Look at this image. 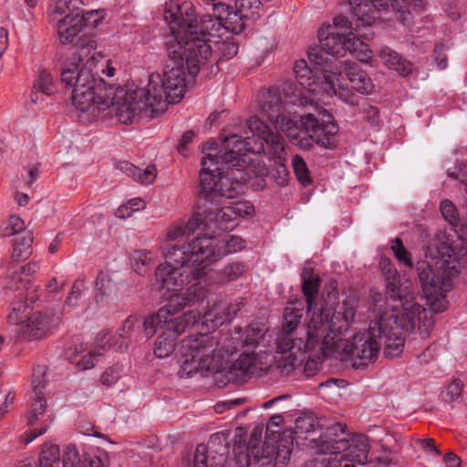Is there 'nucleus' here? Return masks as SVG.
I'll use <instances>...</instances> for the list:
<instances>
[{
	"label": "nucleus",
	"mask_w": 467,
	"mask_h": 467,
	"mask_svg": "<svg viewBox=\"0 0 467 467\" xmlns=\"http://www.w3.org/2000/svg\"><path fill=\"white\" fill-rule=\"evenodd\" d=\"M308 58H310L308 57ZM313 68L309 67L306 60H298L295 63L294 73L297 83L286 82L283 87V93L285 103L303 107L308 111L304 115H291L286 111L283 99L282 92L277 87H271L259 96V106L264 117L271 120L275 125L280 126L286 134L306 148L309 145V140L304 137L305 133L309 134L310 138L319 143L325 149H333L335 147V135L337 133V126L334 122L331 113L318 105L313 93L314 88H304V86H311V78L315 74L321 77V88L325 93L326 75L329 71L322 69V66L317 65L309 59Z\"/></svg>",
	"instance_id": "nucleus-1"
},
{
	"label": "nucleus",
	"mask_w": 467,
	"mask_h": 467,
	"mask_svg": "<svg viewBox=\"0 0 467 467\" xmlns=\"http://www.w3.org/2000/svg\"><path fill=\"white\" fill-rule=\"evenodd\" d=\"M202 161L200 171L201 194L203 197V211L192 215L186 223L178 222L171 225L166 239L176 241L189 238L191 234L203 232L210 234L215 229L231 231L239 223V219L254 213V208L248 202H237L222 206L221 199L234 198L238 192L237 187L244 182L234 179L233 174L239 175L235 170L221 165L218 153L206 150Z\"/></svg>",
	"instance_id": "nucleus-2"
},
{
	"label": "nucleus",
	"mask_w": 467,
	"mask_h": 467,
	"mask_svg": "<svg viewBox=\"0 0 467 467\" xmlns=\"http://www.w3.org/2000/svg\"><path fill=\"white\" fill-rule=\"evenodd\" d=\"M96 54L86 49L76 54L62 71V83L73 88L71 99L77 109L96 118L100 111L111 107L118 119L130 123L140 112L150 109L149 91L145 88H124L106 85L93 74Z\"/></svg>",
	"instance_id": "nucleus-3"
},
{
	"label": "nucleus",
	"mask_w": 467,
	"mask_h": 467,
	"mask_svg": "<svg viewBox=\"0 0 467 467\" xmlns=\"http://www.w3.org/2000/svg\"><path fill=\"white\" fill-rule=\"evenodd\" d=\"M205 301L206 306H203V308L210 304L204 287L201 283L192 284L185 293L172 295L162 307L144 319L142 326L147 338L153 337L158 331L161 333L153 349L155 357H169L175 349L178 337L200 320L208 328L214 329L232 321L244 305V299L242 297L237 298L234 303H227L221 299L215 301L202 316L197 308L181 316L177 315L185 306L200 307Z\"/></svg>",
	"instance_id": "nucleus-4"
},
{
	"label": "nucleus",
	"mask_w": 467,
	"mask_h": 467,
	"mask_svg": "<svg viewBox=\"0 0 467 467\" xmlns=\"http://www.w3.org/2000/svg\"><path fill=\"white\" fill-rule=\"evenodd\" d=\"M244 240L240 236L231 235L226 240L204 233L182 244H175L165 253V263L155 271V282L167 290L180 291L185 285L201 283L210 296V289L205 281L208 265L223 256L241 251Z\"/></svg>",
	"instance_id": "nucleus-5"
},
{
	"label": "nucleus",
	"mask_w": 467,
	"mask_h": 467,
	"mask_svg": "<svg viewBox=\"0 0 467 467\" xmlns=\"http://www.w3.org/2000/svg\"><path fill=\"white\" fill-rule=\"evenodd\" d=\"M467 263V204L465 218L457 230V239L451 241L446 234H438L427 245L425 258L417 262L416 271L426 303L436 313L446 309L445 294L452 288L453 280Z\"/></svg>",
	"instance_id": "nucleus-6"
},
{
	"label": "nucleus",
	"mask_w": 467,
	"mask_h": 467,
	"mask_svg": "<svg viewBox=\"0 0 467 467\" xmlns=\"http://www.w3.org/2000/svg\"><path fill=\"white\" fill-rule=\"evenodd\" d=\"M267 120L275 127V132L258 117L253 116L247 120V130L242 133H232L225 137L220 149H218L216 142H205L202 146V152L206 150L213 153L217 152L221 160V165L226 166V169L235 170L239 174H233L234 179L240 182H246L250 178V168L248 167L246 152L259 153L265 149L264 145L265 143L274 161H283L284 159H286L285 140L278 133V130H282L293 143L302 148L280 126L275 125V123H273L268 119ZM303 136L309 140V145L306 148L303 147V149L309 150L312 142L321 146L312 140L309 134L305 133Z\"/></svg>",
	"instance_id": "nucleus-7"
},
{
	"label": "nucleus",
	"mask_w": 467,
	"mask_h": 467,
	"mask_svg": "<svg viewBox=\"0 0 467 467\" xmlns=\"http://www.w3.org/2000/svg\"><path fill=\"white\" fill-rule=\"evenodd\" d=\"M353 320L354 312L350 304L339 305L337 308L325 306L320 314L314 315L307 322L306 329L307 346L302 348V351L306 352L304 360L289 371H285L276 362L277 367L283 374L288 375L298 369L307 378L314 376L322 360L332 353L336 337L344 336L350 328Z\"/></svg>",
	"instance_id": "nucleus-8"
},
{
	"label": "nucleus",
	"mask_w": 467,
	"mask_h": 467,
	"mask_svg": "<svg viewBox=\"0 0 467 467\" xmlns=\"http://www.w3.org/2000/svg\"><path fill=\"white\" fill-rule=\"evenodd\" d=\"M347 52L353 55L359 61H368L371 57V51L368 45L356 36L346 40L338 38L335 34H330L326 38H321V49H310L309 57L322 69L329 71L326 75L325 89L329 96H337L343 101L354 104L355 98L348 88L341 87L339 78H342L341 71H338L340 61L336 57H344Z\"/></svg>",
	"instance_id": "nucleus-9"
},
{
	"label": "nucleus",
	"mask_w": 467,
	"mask_h": 467,
	"mask_svg": "<svg viewBox=\"0 0 467 467\" xmlns=\"http://www.w3.org/2000/svg\"><path fill=\"white\" fill-rule=\"evenodd\" d=\"M329 441L323 444L324 452L317 455L306 467H357L368 462L369 446L365 435H350L338 423L329 430Z\"/></svg>",
	"instance_id": "nucleus-10"
},
{
	"label": "nucleus",
	"mask_w": 467,
	"mask_h": 467,
	"mask_svg": "<svg viewBox=\"0 0 467 467\" xmlns=\"http://www.w3.org/2000/svg\"><path fill=\"white\" fill-rule=\"evenodd\" d=\"M168 57L162 73L150 74L148 86L145 88L150 97L153 113L164 110L167 104L176 103L184 96L187 67L183 59Z\"/></svg>",
	"instance_id": "nucleus-11"
},
{
	"label": "nucleus",
	"mask_w": 467,
	"mask_h": 467,
	"mask_svg": "<svg viewBox=\"0 0 467 467\" xmlns=\"http://www.w3.org/2000/svg\"><path fill=\"white\" fill-rule=\"evenodd\" d=\"M304 303L301 300L288 302L284 309L282 330L277 337L276 351L274 357L285 371H289L306 358L302 351L307 346L306 339L297 337L296 328L304 315Z\"/></svg>",
	"instance_id": "nucleus-12"
},
{
	"label": "nucleus",
	"mask_w": 467,
	"mask_h": 467,
	"mask_svg": "<svg viewBox=\"0 0 467 467\" xmlns=\"http://www.w3.org/2000/svg\"><path fill=\"white\" fill-rule=\"evenodd\" d=\"M382 272L386 279L385 296L371 291L369 306L372 311H381L382 307H389L393 310L404 307V310L410 311L405 312L404 315L405 318H408L406 325L411 327L416 315L421 309V305L415 300L410 285L400 284L398 272L390 261L382 262Z\"/></svg>",
	"instance_id": "nucleus-13"
},
{
	"label": "nucleus",
	"mask_w": 467,
	"mask_h": 467,
	"mask_svg": "<svg viewBox=\"0 0 467 467\" xmlns=\"http://www.w3.org/2000/svg\"><path fill=\"white\" fill-rule=\"evenodd\" d=\"M205 5H211L213 15H204L200 23H194L192 30L205 38L216 40L225 32L240 34L244 29V19L257 18L246 8H233L230 4L221 0H202Z\"/></svg>",
	"instance_id": "nucleus-14"
},
{
	"label": "nucleus",
	"mask_w": 467,
	"mask_h": 467,
	"mask_svg": "<svg viewBox=\"0 0 467 467\" xmlns=\"http://www.w3.org/2000/svg\"><path fill=\"white\" fill-rule=\"evenodd\" d=\"M219 344L218 337L210 333L192 335L182 339L179 347L181 376L189 378L197 372L204 375L215 369L214 358Z\"/></svg>",
	"instance_id": "nucleus-15"
},
{
	"label": "nucleus",
	"mask_w": 467,
	"mask_h": 467,
	"mask_svg": "<svg viewBox=\"0 0 467 467\" xmlns=\"http://www.w3.org/2000/svg\"><path fill=\"white\" fill-rule=\"evenodd\" d=\"M82 0H57L50 9V19L57 24L61 43H74L86 26L95 27L102 16L98 10L84 12Z\"/></svg>",
	"instance_id": "nucleus-16"
},
{
	"label": "nucleus",
	"mask_w": 467,
	"mask_h": 467,
	"mask_svg": "<svg viewBox=\"0 0 467 467\" xmlns=\"http://www.w3.org/2000/svg\"><path fill=\"white\" fill-rule=\"evenodd\" d=\"M173 39L166 41L168 57L183 59L192 77L197 76L200 69L213 56V40L198 34V30L181 31Z\"/></svg>",
	"instance_id": "nucleus-17"
},
{
	"label": "nucleus",
	"mask_w": 467,
	"mask_h": 467,
	"mask_svg": "<svg viewBox=\"0 0 467 467\" xmlns=\"http://www.w3.org/2000/svg\"><path fill=\"white\" fill-rule=\"evenodd\" d=\"M377 321L380 322L382 327L381 336H378L379 347L382 343L385 345L384 354L387 357L394 358L400 355L404 348V331H412L420 323L421 315L426 317L427 313L424 307L416 315L412 327L406 325L404 307L397 310L389 309V307H382L381 311H377Z\"/></svg>",
	"instance_id": "nucleus-18"
},
{
	"label": "nucleus",
	"mask_w": 467,
	"mask_h": 467,
	"mask_svg": "<svg viewBox=\"0 0 467 467\" xmlns=\"http://www.w3.org/2000/svg\"><path fill=\"white\" fill-rule=\"evenodd\" d=\"M349 5L353 16L364 26L373 22L376 12L390 8L397 12V19L405 24L410 19L411 9L423 6L424 0H349Z\"/></svg>",
	"instance_id": "nucleus-19"
},
{
	"label": "nucleus",
	"mask_w": 467,
	"mask_h": 467,
	"mask_svg": "<svg viewBox=\"0 0 467 467\" xmlns=\"http://www.w3.org/2000/svg\"><path fill=\"white\" fill-rule=\"evenodd\" d=\"M379 325L376 317L370 321L368 332L355 334L346 341L344 351L353 360L355 368H363L377 358L379 352L378 336H381L382 331Z\"/></svg>",
	"instance_id": "nucleus-20"
},
{
	"label": "nucleus",
	"mask_w": 467,
	"mask_h": 467,
	"mask_svg": "<svg viewBox=\"0 0 467 467\" xmlns=\"http://www.w3.org/2000/svg\"><path fill=\"white\" fill-rule=\"evenodd\" d=\"M302 281V292L306 297V315L309 317V321L312 319L314 315L321 313L322 308L327 305L333 304L330 306L333 308H337L339 305L345 303L350 304L354 315L356 314L355 303L351 299H346L342 302L338 300V294L336 289V285H332L331 291H328L325 296L322 294L320 302H317V296L321 285V279L318 275L314 273V269L310 266H305L301 273Z\"/></svg>",
	"instance_id": "nucleus-21"
},
{
	"label": "nucleus",
	"mask_w": 467,
	"mask_h": 467,
	"mask_svg": "<svg viewBox=\"0 0 467 467\" xmlns=\"http://www.w3.org/2000/svg\"><path fill=\"white\" fill-rule=\"evenodd\" d=\"M61 320V314L47 309L32 313L26 321L19 324L17 333L25 341L41 340L52 334Z\"/></svg>",
	"instance_id": "nucleus-22"
},
{
	"label": "nucleus",
	"mask_w": 467,
	"mask_h": 467,
	"mask_svg": "<svg viewBox=\"0 0 467 467\" xmlns=\"http://www.w3.org/2000/svg\"><path fill=\"white\" fill-rule=\"evenodd\" d=\"M228 453L229 444L225 434L213 433L207 445H197L192 467H224Z\"/></svg>",
	"instance_id": "nucleus-23"
},
{
	"label": "nucleus",
	"mask_w": 467,
	"mask_h": 467,
	"mask_svg": "<svg viewBox=\"0 0 467 467\" xmlns=\"http://www.w3.org/2000/svg\"><path fill=\"white\" fill-rule=\"evenodd\" d=\"M164 19L170 25L171 36L176 37L181 31L187 32L194 28L196 15L193 5L191 2L170 1L165 5Z\"/></svg>",
	"instance_id": "nucleus-24"
},
{
	"label": "nucleus",
	"mask_w": 467,
	"mask_h": 467,
	"mask_svg": "<svg viewBox=\"0 0 467 467\" xmlns=\"http://www.w3.org/2000/svg\"><path fill=\"white\" fill-rule=\"evenodd\" d=\"M263 353L254 354V351L244 350L239 358L231 365L228 371L229 379L237 384L244 383L247 379L263 370Z\"/></svg>",
	"instance_id": "nucleus-25"
},
{
	"label": "nucleus",
	"mask_w": 467,
	"mask_h": 467,
	"mask_svg": "<svg viewBox=\"0 0 467 467\" xmlns=\"http://www.w3.org/2000/svg\"><path fill=\"white\" fill-rule=\"evenodd\" d=\"M263 353L254 354V351L244 350L239 358L231 365L228 371L229 379L237 384L244 383L247 379L263 370Z\"/></svg>",
	"instance_id": "nucleus-26"
},
{
	"label": "nucleus",
	"mask_w": 467,
	"mask_h": 467,
	"mask_svg": "<svg viewBox=\"0 0 467 467\" xmlns=\"http://www.w3.org/2000/svg\"><path fill=\"white\" fill-rule=\"evenodd\" d=\"M46 367L38 365L34 368L32 375L33 396L31 397L30 410L26 414L28 425H34L38 418L44 415L47 401L44 396Z\"/></svg>",
	"instance_id": "nucleus-27"
},
{
	"label": "nucleus",
	"mask_w": 467,
	"mask_h": 467,
	"mask_svg": "<svg viewBox=\"0 0 467 467\" xmlns=\"http://www.w3.org/2000/svg\"><path fill=\"white\" fill-rule=\"evenodd\" d=\"M263 433L262 427H255L249 439L248 445L243 449L241 445L234 444L235 460L240 467H255L259 463V444Z\"/></svg>",
	"instance_id": "nucleus-28"
},
{
	"label": "nucleus",
	"mask_w": 467,
	"mask_h": 467,
	"mask_svg": "<svg viewBox=\"0 0 467 467\" xmlns=\"http://www.w3.org/2000/svg\"><path fill=\"white\" fill-rule=\"evenodd\" d=\"M265 330L263 326L259 324H251L246 327L245 332L241 336V328H236L234 335L237 337H232L231 340H235L233 346L226 345L225 351L234 352L238 351L239 348H247L253 349L256 348L265 337Z\"/></svg>",
	"instance_id": "nucleus-29"
},
{
	"label": "nucleus",
	"mask_w": 467,
	"mask_h": 467,
	"mask_svg": "<svg viewBox=\"0 0 467 467\" xmlns=\"http://www.w3.org/2000/svg\"><path fill=\"white\" fill-rule=\"evenodd\" d=\"M108 334L105 332H100L98 335V347L99 348L105 349L106 345L108 342L104 343V339H106ZM82 353V346L79 347V349L78 348H75L73 350L69 349L67 356L68 359L71 363H75L78 369L80 370H86L92 368L95 364L99 360V357L102 356V353L100 352V349H91L88 351L86 354L82 355L79 358H78V355Z\"/></svg>",
	"instance_id": "nucleus-30"
},
{
	"label": "nucleus",
	"mask_w": 467,
	"mask_h": 467,
	"mask_svg": "<svg viewBox=\"0 0 467 467\" xmlns=\"http://www.w3.org/2000/svg\"><path fill=\"white\" fill-rule=\"evenodd\" d=\"M141 323L135 316L128 317L122 327L119 330L118 338L114 343H108L109 348L114 347L116 350L123 352L128 349L130 344L137 337L140 332ZM109 342V340L107 341Z\"/></svg>",
	"instance_id": "nucleus-31"
},
{
	"label": "nucleus",
	"mask_w": 467,
	"mask_h": 467,
	"mask_svg": "<svg viewBox=\"0 0 467 467\" xmlns=\"http://www.w3.org/2000/svg\"><path fill=\"white\" fill-rule=\"evenodd\" d=\"M343 75V72H341ZM344 75L351 83L352 88L361 94H368L373 90L374 85L368 74L359 68L357 63H352L345 66ZM339 78V83H341ZM343 87L342 84H340Z\"/></svg>",
	"instance_id": "nucleus-32"
},
{
	"label": "nucleus",
	"mask_w": 467,
	"mask_h": 467,
	"mask_svg": "<svg viewBox=\"0 0 467 467\" xmlns=\"http://www.w3.org/2000/svg\"><path fill=\"white\" fill-rule=\"evenodd\" d=\"M379 56L388 67L401 76H409L412 72V64L389 47L380 48Z\"/></svg>",
	"instance_id": "nucleus-33"
},
{
	"label": "nucleus",
	"mask_w": 467,
	"mask_h": 467,
	"mask_svg": "<svg viewBox=\"0 0 467 467\" xmlns=\"http://www.w3.org/2000/svg\"><path fill=\"white\" fill-rule=\"evenodd\" d=\"M116 167L144 185L152 183L156 178V167L154 165H149L144 170H141L132 163L124 161H119Z\"/></svg>",
	"instance_id": "nucleus-34"
},
{
	"label": "nucleus",
	"mask_w": 467,
	"mask_h": 467,
	"mask_svg": "<svg viewBox=\"0 0 467 467\" xmlns=\"http://www.w3.org/2000/svg\"><path fill=\"white\" fill-rule=\"evenodd\" d=\"M57 92V84L52 75L47 70H41L34 82L33 91L30 94V100L36 104L39 101L38 94L51 96Z\"/></svg>",
	"instance_id": "nucleus-35"
},
{
	"label": "nucleus",
	"mask_w": 467,
	"mask_h": 467,
	"mask_svg": "<svg viewBox=\"0 0 467 467\" xmlns=\"http://www.w3.org/2000/svg\"><path fill=\"white\" fill-rule=\"evenodd\" d=\"M351 26V23L345 16H336L334 18V26L328 28H321L318 31V38L319 44H321V38L327 37L330 34H335L338 38L346 40L347 38L355 36V34L349 30ZM312 49H321V45L319 47H313Z\"/></svg>",
	"instance_id": "nucleus-36"
},
{
	"label": "nucleus",
	"mask_w": 467,
	"mask_h": 467,
	"mask_svg": "<svg viewBox=\"0 0 467 467\" xmlns=\"http://www.w3.org/2000/svg\"><path fill=\"white\" fill-rule=\"evenodd\" d=\"M60 460L58 445L45 443L39 455L38 467H59Z\"/></svg>",
	"instance_id": "nucleus-37"
},
{
	"label": "nucleus",
	"mask_w": 467,
	"mask_h": 467,
	"mask_svg": "<svg viewBox=\"0 0 467 467\" xmlns=\"http://www.w3.org/2000/svg\"><path fill=\"white\" fill-rule=\"evenodd\" d=\"M33 234L31 232H24L23 235H18L14 240V249L12 257L15 260H25L32 252L31 244Z\"/></svg>",
	"instance_id": "nucleus-38"
},
{
	"label": "nucleus",
	"mask_w": 467,
	"mask_h": 467,
	"mask_svg": "<svg viewBox=\"0 0 467 467\" xmlns=\"http://www.w3.org/2000/svg\"><path fill=\"white\" fill-rule=\"evenodd\" d=\"M95 455L85 453L80 456L75 445H67L63 453V467H88V458L94 457Z\"/></svg>",
	"instance_id": "nucleus-39"
},
{
	"label": "nucleus",
	"mask_w": 467,
	"mask_h": 467,
	"mask_svg": "<svg viewBox=\"0 0 467 467\" xmlns=\"http://www.w3.org/2000/svg\"><path fill=\"white\" fill-rule=\"evenodd\" d=\"M440 211L444 220L451 226L452 230L457 234V230H459L461 226V219L455 204L448 199L442 200L440 203Z\"/></svg>",
	"instance_id": "nucleus-40"
},
{
	"label": "nucleus",
	"mask_w": 467,
	"mask_h": 467,
	"mask_svg": "<svg viewBox=\"0 0 467 467\" xmlns=\"http://www.w3.org/2000/svg\"><path fill=\"white\" fill-rule=\"evenodd\" d=\"M153 261V254L147 250L135 251L131 255V265L139 275H144Z\"/></svg>",
	"instance_id": "nucleus-41"
},
{
	"label": "nucleus",
	"mask_w": 467,
	"mask_h": 467,
	"mask_svg": "<svg viewBox=\"0 0 467 467\" xmlns=\"http://www.w3.org/2000/svg\"><path fill=\"white\" fill-rule=\"evenodd\" d=\"M292 166L297 180L303 185L306 186L311 182L308 168L306 166V161L301 156L296 155L293 158Z\"/></svg>",
	"instance_id": "nucleus-42"
},
{
	"label": "nucleus",
	"mask_w": 467,
	"mask_h": 467,
	"mask_svg": "<svg viewBox=\"0 0 467 467\" xmlns=\"http://www.w3.org/2000/svg\"><path fill=\"white\" fill-rule=\"evenodd\" d=\"M29 283V279L24 278L18 269H11L6 280H5V287L9 290H20L26 289L28 290L27 285Z\"/></svg>",
	"instance_id": "nucleus-43"
},
{
	"label": "nucleus",
	"mask_w": 467,
	"mask_h": 467,
	"mask_svg": "<svg viewBox=\"0 0 467 467\" xmlns=\"http://www.w3.org/2000/svg\"><path fill=\"white\" fill-rule=\"evenodd\" d=\"M245 271V265L242 263H232L223 267L221 272V281L229 282L236 280Z\"/></svg>",
	"instance_id": "nucleus-44"
},
{
	"label": "nucleus",
	"mask_w": 467,
	"mask_h": 467,
	"mask_svg": "<svg viewBox=\"0 0 467 467\" xmlns=\"http://www.w3.org/2000/svg\"><path fill=\"white\" fill-rule=\"evenodd\" d=\"M391 249L395 257L398 261L403 264L408 268L413 267V263L410 259V254L404 247L402 241L400 238H396L391 245Z\"/></svg>",
	"instance_id": "nucleus-45"
},
{
	"label": "nucleus",
	"mask_w": 467,
	"mask_h": 467,
	"mask_svg": "<svg viewBox=\"0 0 467 467\" xmlns=\"http://www.w3.org/2000/svg\"><path fill=\"white\" fill-rule=\"evenodd\" d=\"M316 420L310 415H303L296 418L295 421V431L297 434L313 432Z\"/></svg>",
	"instance_id": "nucleus-46"
},
{
	"label": "nucleus",
	"mask_w": 467,
	"mask_h": 467,
	"mask_svg": "<svg viewBox=\"0 0 467 467\" xmlns=\"http://www.w3.org/2000/svg\"><path fill=\"white\" fill-rule=\"evenodd\" d=\"M24 232H26L25 223L20 217L13 215L9 218L8 224L5 227L1 234L7 236L15 234L23 235Z\"/></svg>",
	"instance_id": "nucleus-47"
},
{
	"label": "nucleus",
	"mask_w": 467,
	"mask_h": 467,
	"mask_svg": "<svg viewBox=\"0 0 467 467\" xmlns=\"http://www.w3.org/2000/svg\"><path fill=\"white\" fill-rule=\"evenodd\" d=\"M291 448L290 446L283 445L281 442L276 446V450L275 452V456L273 461L275 462V467H285L289 460L291 455Z\"/></svg>",
	"instance_id": "nucleus-48"
},
{
	"label": "nucleus",
	"mask_w": 467,
	"mask_h": 467,
	"mask_svg": "<svg viewBox=\"0 0 467 467\" xmlns=\"http://www.w3.org/2000/svg\"><path fill=\"white\" fill-rule=\"evenodd\" d=\"M79 41H81L82 43L79 44V42H77V45H79L80 47L76 51L74 52L71 57L64 63L63 67H61V73H60V77L62 78V71L66 66L67 63H68L72 57L78 54V52H80L82 49H86L88 54L90 55H93V54H96V67H93V71L95 70V68H97L99 67V59L102 57L100 53H98L95 51V42L92 41V40H88L87 42V45L85 44V40H82L79 38ZM93 74L95 75V73L93 72Z\"/></svg>",
	"instance_id": "nucleus-49"
},
{
	"label": "nucleus",
	"mask_w": 467,
	"mask_h": 467,
	"mask_svg": "<svg viewBox=\"0 0 467 467\" xmlns=\"http://www.w3.org/2000/svg\"><path fill=\"white\" fill-rule=\"evenodd\" d=\"M213 45L225 59H231L238 53V46L234 42L213 40Z\"/></svg>",
	"instance_id": "nucleus-50"
},
{
	"label": "nucleus",
	"mask_w": 467,
	"mask_h": 467,
	"mask_svg": "<svg viewBox=\"0 0 467 467\" xmlns=\"http://www.w3.org/2000/svg\"><path fill=\"white\" fill-rule=\"evenodd\" d=\"M122 369L119 366H113L109 368L100 378L101 384L106 387L113 386L121 377Z\"/></svg>",
	"instance_id": "nucleus-51"
},
{
	"label": "nucleus",
	"mask_w": 467,
	"mask_h": 467,
	"mask_svg": "<svg viewBox=\"0 0 467 467\" xmlns=\"http://www.w3.org/2000/svg\"><path fill=\"white\" fill-rule=\"evenodd\" d=\"M284 421L282 415H274L270 418L269 423L266 427L267 439L273 442H277L280 437L279 431L272 430V427H279Z\"/></svg>",
	"instance_id": "nucleus-52"
},
{
	"label": "nucleus",
	"mask_w": 467,
	"mask_h": 467,
	"mask_svg": "<svg viewBox=\"0 0 467 467\" xmlns=\"http://www.w3.org/2000/svg\"><path fill=\"white\" fill-rule=\"evenodd\" d=\"M84 285V281L82 279H78L72 285L71 292L69 296L66 298L65 304L67 306L75 307L78 304V301L81 295V290Z\"/></svg>",
	"instance_id": "nucleus-53"
},
{
	"label": "nucleus",
	"mask_w": 467,
	"mask_h": 467,
	"mask_svg": "<svg viewBox=\"0 0 467 467\" xmlns=\"http://www.w3.org/2000/svg\"><path fill=\"white\" fill-rule=\"evenodd\" d=\"M235 8H246L251 11L252 15H256L257 17L261 16L259 13L260 2L258 0H232Z\"/></svg>",
	"instance_id": "nucleus-54"
},
{
	"label": "nucleus",
	"mask_w": 467,
	"mask_h": 467,
	"mask_svg": "<svg viewBox=\"0 0 467 467\" xmlns=\"http://www.w3.org/2000/svg\"><path fill=\"white\" fill-rule=\"evenodd\" d=\"M276 447L274 444H269L265 441L264 447H259V462H262V465H266L271 462L274 459Z\"/></svg>",
	"instance_id": "nucleus-55"
},
{
	"label": "nucleus",
	"mask_w": 467,
	"mask_h": 467,
	"mask_svg": "<svg viewBox=\"0 0 467 467\" xmlns=\"http://www.w3.org/2000/svg\"><path fill=\"white\" fill-rule=\"evenodd\" d=\"M463 384L460 379H454L451 382V384L446 389V396L450 398V400H457L462 391Z\"/></svg>",
	"instance_id": "nucleus-56"
},
{
	"label": "nucleus",
	"mask_w": 467,
	"mask_h": 467,
	"mask_svg": "<svg viewBox=\"0 0 467 467\" xmlns=\"http://www.w3.org/2000/svg\"><path fill=\"white\" fill-rule=\"evenodd\" d=\"M444 50L445 47L443 45H437L434 48L435 61L440 69H445L448 67L447 56Z\"/></svg>",
	"instance_id": "nucleus-57"
},
{
	"label": "nucleus",
	"mask_w": 467,
	"mask_h": 467,
	"mask_svg": "<svg viewBox=\"0 0 467 467\" xmlns=\"http://www.w3.org/2000/svg\"><path fill=\"white\" fill-rule=\"evenodd\" d=\"M363 110L366 113L367 119L371 126L379 124V109L371 105H364Z\"/></svg>",
	"instance_id": "nucleus-58"
},
{
	"label": "nucleus",
	"mask_w": 467,
	"mask_h": 467,
	"mask_svg": "<svg viewBox=\"0 0 467 467\" xmlns=\"http://www.w3.org/2000/svg\"><path fill=\"white\" fill-rule=\"evenodd\" d=\"M286 159H284L283 161H275L276 165V172L278 173V183L284 184L288 178V171L286 169Z\"/></svg>",
	"instance_id": "nucleus-59"
},
{
	"label": "nucleus",
	"mask_w": 467,
	"mask_h": 467,
	"mask_svg": "<svg viewBox=\"0 0 467 467\" xmlns=\"http://www.w3.org/2000/svg\"><path fill=\"white\" fill-rule=\"evenodd\" d=\"M106 276L100 273L96 281V286L99 290V293L96 296L97 301L101 302L104 299V296L107 295V287H105L104 280Z\"/></svg>",
	"instance_id": "nucleus-60"
},
{
	"label": "nucleus",
	"mask_w": 467,
	"mask_h": 467,
	"mask_svg": "<svg viewBox=\"0 0 467 467\" xmlns=\"http://www.w3.org/2000/svg\"><path fill=\"white\" fill-rule=\"evenodd\" d=\"M16 394L14 391L9 390L8 393L5 394V400L0 406V420L5 415L8 410V407L15 402Z\"/></svg>",
	"instance_id": "nucleus-61"
},
{
	"label": "nucleus",
	"mask_w": 467,
	"mask_h": 467,
	"mask_svg": "<svg viewBox=\"0 0 467 467\" xmlns=\"http://www.w3.org/2000/svg\"><path fill=\"white\" fill-rule=\"evenodd\" d=\"M22 308L25 309V306H14L12 311L9 313L8 319L10 323L17 324L19 326L22 323L23 317L21 316Z\"/></svg>",
	"instance_id": "nucleus-62"
},
{
	"label": "nucleus",
	"mask_w": 467,
	"mask_h": 467,
	"mask_svg": "<svg viewBox=\"0 0 467 467\" xmlns=\"http://www.w3.org/2000/svg\"><path fill=\"white\" fill-rule=\"evenodd\" d=\"M37 269L38 265L36 263H29L18 268V271L24 278L27 279V277L36 272Z\"/></svg>",
	"instance_id": "nucleus-63"
},
{
	"label": "nucleus",
	"mask_w": 467,
	"mask_h": 467,
	"mask_svg": "<svg viewBox=\"0 0 467 467\" xmlns=\"http://www.w3.org/2000/svg\"><path fill=\"white\" fill-rule=\"evenodd\" d=\"M444 462L447 467H460L461 460L453 452H448L444 455Z\"/></svg>",
	"instance_id": "nucleus-64"
}]
</instances>
